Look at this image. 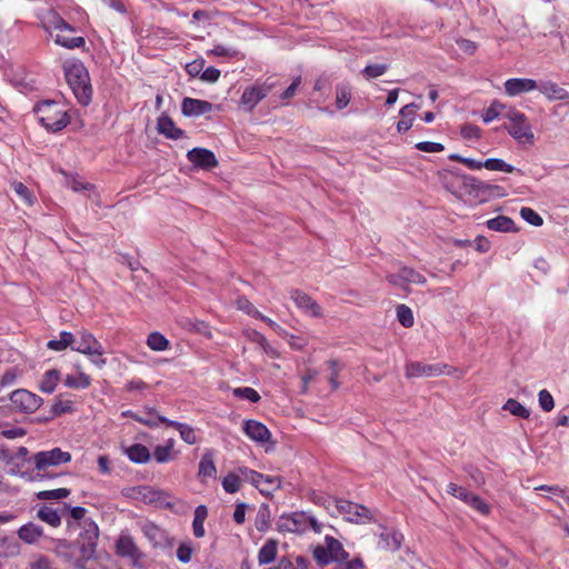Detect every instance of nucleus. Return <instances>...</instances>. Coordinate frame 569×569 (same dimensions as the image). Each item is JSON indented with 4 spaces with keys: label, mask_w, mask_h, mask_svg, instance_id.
Listing matches in <instances>:
<instances>
[{
    "label": "nucleus",
    "mask_w": 569,
    "mask_h": 569,
    "mask_svg": "<svg viewBox=\"0 0 569 569\" xmlns=\"http://www.w3.org/2000/svg\"><path fill=\"white\" fill-rule=\"evenodd\" d=\"M66 80L77 101L81 106H89L92 101V86L89 71L80 61H67L63 64Z\"/></svg>",
    "instance_id": "nucleus-1"
},
{
    "label": "nucleus",
    "mask_w": 569,
    "mask_h": 569,
    "mask_svg": "<svg viewBox=\"0 0 569 569\" xmlns=\"http://www.w3.org/2000/svg\"><path fill=\"white\" fill-rule=\"evenodd\" d=\"M33 111L48 131L58 132L70 123V117L64 107L53 100H44L37 103Z\"/></svg>",
    "instance_id": "nucleus-2"
},
{
    "label": "nucleus",
    "mask_w": 569,
    "mask_h": 569,
    "mask_svg": "<svg viewBox=\"0 0 569 569\" xmlns=\"http://www.w3.org/2000/svg\"><path fill=\"white\" fill-rule=\"evenodd\" d=\"M46 30L53 38L54 42L67 49H81L86 46V39L83 37H76L74 27L68 23L60 16H54L51 24L46 27Z\"/></svg>",
    "instance_id": "nucleus-3"
},
{
    "label": "nucleus",
    "mask_w": 569,
    "mask_h": 569,
    "mask_svg": "<svg viewBox=\"0 0 569 569\" xmlns=\"http://www.w3.org/2000/svg\"><path fill=\"white\" fill-rule=\"evenodd\" d=\"M309 528H311L315 532L320 533L322 526L313 516L305 511H296L290 515H282L277 522V529L280 532L303 533Z\"/></svg>",
    "instance_id": "nucleus-4"
},
{
    "label": "nucleus",
    "mask_w": 569,
    "mask_h": 569,
    "mask_svg": "<svg viewBox=\"0 0 569 569\" xmlns=\"http://www.w3.org/2000/svg\"><path fill=\"white\" fill-rule=\"evenodd\" d=\"M503 117L510 121L509 124H505V129L515 140L519 143L533 142L535 136L531 124L525 113L516 109H510L503 114Z\"/></svg>",
    "instance_id": "nucleus-5"
},
{
    "label": "nucleus",
    "mask_w": 569,
    "mask_h": 569,
    "mask_svg": "<svg viewBox=\"0 0 569 569\" xmlns=\"http://www.w3.org/2000/svg\"><path fill=\"white\" fill-rule=\"evenodd\" d=\"M238 472L241 475L242 480L250 482L266 497L271 496L273 491L281 487V478L279 476L263 475L244 466L239 467Z\"/></svg>",
    "instance_id": "nucleus-6"
},
{
    "label": "nucleus",
    "mask_w": 569,
    "mask_h": 569,
    "mask_svg": "<svg viewBox=\"0 0 569 569\" xmlns=\"http://www.w3.org/2000/svg\"><path fill=\"white\" fill-rule=\"evenodd\" d=\"M71 459V453L61 450L59 447L52 448L50 450L39 451L31 457V460L34 463V469L37 471H44L50 467H58L69 463Z\"/></svg>",
    "instance_id": "nucleus-7"
},
{
    "label": "nucleus",
    "mask_w": 569,
    "mask_h": 569,
    "mask_svg": "<svg viewBox=\"0 0 569 569\" xmlns=\"http://www.w3.org/2000/svg\"><path fill=\"white\" fill-rule=\"evenodd\" d=\"M10 402L13 411L33 413L41 407L43 399L27 389H17L10 393Z\"/></svg>",
    "instance_id": "nucleus-8"
},
{
    "label": "nucleus",
    "mask_w": 569,
    "mask_h": 569,
    "mask_svg": "<svg viewBox=\"0 0 569 569\" xmlns=\"http://www.w3.org/2000/svg\"><path fill=\"white\" fill-rule=\"evenodd\" d=\"M326 545L331 549L332 562L337 563V569H362L365 562L360 557L349 560V553L345 550L342 543L331 536H326Z\"/></svg>",
    "instance_id": "nucleus-9"
},
{
    "label": "nucleus",
    "mask_w": 569,
    "mask_h": 569,
    "mask_svg": "<svg viewBox=\"0 0 569 569\" xmlns=\"http://www.w3.org/2000/svg\"><path fill=\"white\" fill-rule=\"evenodd\" d=\"M80 336L77 347H72V350L90 356L92 363L102 368L107 361L102 358L103 348L101 343L88 331H81Z\"/></svg>",
    "instance_id": "nucleus-10"
},
{
    "label": "nucleus",
    "mask_w": 569,
    "mask_h": 569,
    "mask_svg": "<svg viewBox=\"0 0 569 569\" xmlns=\"http://www.w3.org/2000/svg\"><path fill=\"white\" fill-rule=\"evenodd\" d=\"M336 507L339 513L349 522L367 523L373 520L371 511L362 505L345 499H336Z\"/></svg>",
    "instance_id": "nucleus-11"
},
{
    "label": "nucleus",
    "mask_w": 569,
    "mask_h": 569,
    "mask_svg": "<svg viewBox=\"0 0 569 569\" xmlns=\"http://www.w3.org/2000/svg\"><path fill=\"white\" fill-rule=\"evenodd\" d=\"M273 87V83L264 81L256 82L254 84L246 88L240 99L241 106L248 111L253 110V108L268 96Z\"/></svg>",
    "instance_id": "nucleus-12"
},
{
    "label": "nucleus",
    "mask_w": 569,
    "mask_h": 569,
    "mask_svg": "<svg viewBox=\"0 0 569 569\" xmlns=\"http://www.w3.org/2000/svg\"><path fill=\"white\" fill-rule=\"evenodd\" d=\"M447 365L443 363H422L419 361L408 362L406 365V376L408 378L438 377L445 373Z\"/></svg>",
    "instance_id": "nucleus-13"
},
{
    "label": "nucleus",
    "mask_w": 569,
    "mask_h": 569,
    "mask_svg": "<svg viewBox=\"0 0 569 569\" xmlns=\"http://www.w3.org/2000/svg\"><path fill=\"white\" fill-rule=\"evenodd\" d=\"M187 159L197 168L213 169L218 166L214 153L204 148H193L188 151Z\"/></svg>",
    "instance_id": "nucleus-14"
},
{
    "label": "nucleus",
    "mask_w": 569,
    "mask_h": 569,
    "mask_svg": "<svg viewBox=\"0 0 569 569\" xmlns=\"http://www.w3.org/2000/svg\"><path fill=\"white\" fill-rule=\"evenodd\" d=\"M290 297L295 301L296 306L303 312L312 317H321V307L306 292L299 289H292Z\"/></svg>",
    "instance_id": "nucleus-15"
},
{
    "label": "nucleus",
    "mask_w": 569,
    "mask_h": 569,
    "mask_svg": "<svg viewBox=\"0 0 569 569\" xmlns=\"http://www.w3.org/2000/svg\"><path fill=\"white\" fill-rule=\"evenodd\" d=\"M539 89V84L533 79L512 78L505 82L506 93L510 97L519 96Z\"/></svg>",
    "instance_id": "nucleus-16"
},
{
    "label": "nucleus",
    "mask_w": 569,
    "mask_h": 569,
    "mask_svg": "<svg viewBox=\"0 0 569 569\" xmlns=\"http://www.w3.org/2000/svg\"><path fill=\"white\" fill-rule=\"evenodd\" d=\"M403 541V535L396 529H387L379 535L377 547L386 551H397Z\"/></svg>",
    "instance_id": "nucleus-17"
},
{
    "label": "nucleus",
    "mask_w": 569,
    "mask_h": 569,
    "mask_svg": "<svg viewBox=\"0 0 569 569\" xmlns=\"http://www.w3.org/2000/svg\"><path fill=\"white\" fill-rule=\"evenodd\" d=\"M243 432L251 440L260 443L268 442L271 438L269 429L262 422L252 419L244 421Z\"/></svg>",
    "instance_id": "nucleus-18"
},
{
    "label": "nucleus",
    "mask_w": 569,
    "mask_h": 569,
    "mask_svg": "<svg viewBox=\"0 0 569 569\" xmlns=\"http://www.w3.org/2000/svg\"><path fill=\"white\" fill-rule=\"evenodd\" d=\"M142 499L147 503H154L160 508L172 509L173 503L169 500L170 495L164 490H156L149 487H143L140 490Z\"/></svg>",
    "instance_id": "nucleus-19"
},
{
    "label": "nucleus",
    "mask_w": 569,
    "mask_h": 569,
    "mask_svg": "<svg viewBox=\"0 0 569 569\" xmlns=\"http://www.w3.org/2000/svg\"><path fill=\"white\" fill-rule=\"evenodd\" d=\"M181 110L184 116L198 117L210 112L212 110V103L204 100L184 98L181 103Z\"/></svg>",
    "instance_id": "nucleus-20"
},
{
    "label": "nucleus",
    "mask_w": 569,
    "mask_h": 569,
    "mask_svg": "<svg viewBox=\"0 0 569 569\" xmlns=\"http://www.w3.org/2000/svg\"><path fill=\"white\" fill-rule=\"evenodd\" d=\"M144 537L154 548H163L167 546L168 537L166 531L153 522H147L142 527Z\"/></svg>",
    "instance_id": "nucleus-21"
},
{
    "label": "nucleus",
    "mask_w": 569,
    "mask_h": 569,
    "mask_svg": "<svg viewBox=\"0 0 569 569\" xmlns=\"http://www.w3.org/2000/svg\"><path fill=\"white\" fill-rule=\"evenodd\" d=\"M157 130L168 139L178 140L184 137V131L176 126L169 116L158 118Z\"/></svg>",
    "instance_id": "nucleus-22"
},
{
    "label": "nucleus",
    "mask_w": 569,
    "mask_h": 569,
    "mask_svg": "<svg viewBox=\"0 0 569 569\" xmlns=\"http://www.w3.org/2000/svg\"><path fill=\"white\" fill-rule=\"evenodd\" d=\"M539 91L549 100H566L569 101V91L560 87L558 83L547 80L539 84Z\"/></svg>",
    "instance_id": "nucleus-23"
},
{
    "label": "nucleus",
    "mask_w": 569,
    "mask_h": 569,
    "mask_svg": "<svg viewBox=\"0 0 569 569\" xmlns=\"http://www.w3.org/2000/svg\"><path fill=\"white\" fill-rule=\"evenodd\" d=\"M458 499L483 516H487L490 512V506L480 496L468 491L466 488H463L460 495H458Z\"/></svg>",
    "instance_id": "nucleus-24"
},
{
    "label": "nucleus",
    "mask_w": 569,
    "mask_h": 569,
    "mask_svg": "<svg viewBox=\"0 0 569 569\" xmlns=\"http://www.w3.org/2000/svg\"><path fill=\"white\" fill-rule=\"evenodd\" d=\"M42 536V527L33 522H28L18 529V539L24 541L28 545L38 542Z\"/></svg>",
    "instance_id": "nucleus-25"
},
{
    "label": "nucleus",
    "mask_w": 569,
    "mask_h": 569,
    "mask_svg": "<svg viewBox=\"0 0 569 569\" xmlns=\"http://www.w3.org/2000/svg\"><path fill=\"white\" fill-rule=\"evenodd\" d=\"M126 455L131 462L139 465L147 463L151 458L149 449L142 443L131 445L126 449Z\"/></svg>",
    "instance_id": "nucleus-26"
},
{
    "label": "nucleus",
    "mask_w": 569,
    "mask_h": 569,
    "mask_svg": "<svg viewBox=\"0 0 569 569\" xmlns=\"http://www.w3.org/2000/svg\"><path fill=\"white\" fill-rule=\"evenodd\" d=\"M117 553L121 557H139L140 549L130 536H120L116 545Z\"/></svg>",
    "instance_id": "nucleus-27"
},
{
    "label": "nucleus",
    "mask_w": 569,
    "mask_h": 569,
    "mask_svg": "<svg viewBox=\"0 0 569 569\" xmlns=\"http://www.w3.org/2000/svg\"><path fill=\"white\" fill-rule=\"evenodd\" d=\"M278 552V541L268 539L258 552V562L260 566L269 565L274 561Z\"/></svg>",
    "instance_id": "nucleus-28"
},
{
    "label": "nucleus",
    "mask_w": 569,
    "mask_h": 569,
    "mask_svg": "<svg viewBox=\"0 0 569 569\" xmlns=\"http://www.w3.org/2000/svg\"><path fill=\"white\" fill-rule=\"evenodd\" d=\"M21 547L19 539L14 536H4L0 538V556L1 557H16L20 553Z\"/></svg>",
    "instance_id": "nucleus-29"
},
{
    "label": "nucleus",
    "mask_w": 569,
    "mask_h": 569,
    "mask_svg": "<svg viewBox=\"0 0 569 569\" xmlns=\"http://www.w3.org/2000/svg\"><path fill=\"white\" fill-rule=\"evenodd\" d=\"M60 380V371L57 369H50L44 372L42 379L39 382V390L43 393H52Z\"/></svg>",
    "instance_id": "nucleus-30"
},
{
    "label": "nucleus",
    "mask_w": 569,
    "mask_h": 569,
    "mask_svg": "<svg viewBox=\"0 0 569 569\" xmlns=\"http://www.w3.org/2000/svg\"><path fill=\"white\" fill-rule=\"evenodd\" d=\"M63 511H69L70 519L67 521L68 528L80 527L83 530V523L87 520L84 518L87 513V509L80 506L70 507L69 505H64Z\"/></svg>",
    "instance_id": "nucleus-31"
},
{
    "label": "nucleus",
    "mask_w": 569,
    "mask_h": 569,
    "mask_svg": "<svg viewBox=\"0 0 569 569\" xmlns=\"http://www.w3.org/2000/svg\"><path fill=\"white\" fill-rule=\"evenodd\" d=\"M37 517L53 528H57L61 525V516L59 515L58 510L47 505H42L39 508L37 511Z\"/></svg>",
    "instance_id": "nucleus-32"
},
{
    "label": "nucleus",
    "mask_w": 569,
    "mask_h": 569,
    "mask_svg": "<svg viewBox=\"0 0 569 569\" xmlns=\"http://www.w3.org/2000/svg\"><path fill=\"white\" fill-rule=\"evenodd\" d=\"M207 516H208V509L204 505H199L194 509L192 529H193V535L196 538H202L204 536L206 531H204L203 523H204Z\"/></svg>",
    "instance_id": "nucleus-33"
},
{
    "label": "nucleus",
    "mask_w": 569,
    "mask_h": 569,
    "mask_svg": "<svg viewBox=\"0 0 569 569\" xmlns=\"http://www.w3.org/2000/svg\"><path fill=\"white\" fill-rule=\"evenodd\" d=\"M74 336L70 331H61L59 339H51L47 342V348L54 351H62L68 347H72Z\"/></svg>",
    "instance_id": "nucleus-34"
},
{
    "label": "nucleus",
    "mask_w": 569,
    "mask_h": 569,
    "mask_svg": "<svg viewBox=\"0 0 569 569\" xmlns=\"http://www.w3.org/2000/svg\"><path fill=\"white\" fill-rule=\"evenodd\" d=\"M486 223L487 227L493 231L509 232L515 230L513 220L506 216H498L496 218L489 219Z\"/></svg>",
    "instance_id": "nucleus-35"
},
{
    "label": "nucleus",
    "mask_w": 569,
    "mask_h": 569,
    "mask_svg": "<svg viewBox=\"0 0 569 569\" xmlns=\"http://www.w3.org/2000/svg\"><path fill=\"white\" fill-rule=\"evenodd\" d=\"M217 469L211 452L202 455L199 462L198 476L201 478H212L216 476Z\"/></svg>",
    "instance_id": "nucleus-36"
},
{
    "label": "nucleus",
    "mask_w": 569,
    "mask_h": 569,
    "mask_svg": "<svg viewBox=\"0 0 569 569\" xmlns=\"http://www.w3.org/2000/svg\"><path fill=\"white\" fill-rule=\"evenodd\" d=\"M502 410L509 411L512 416L528 419L530 410L513 398H509L502 406Z\"/></svg>",
    "instance_id": "nucleus-37"
},
{
    "label": "nucleus",
    "mask_w": 569,
    "mask_h": 569,
    "mask_svg": "<svg viewBox=\"0 0 569 569\" xmlns=\"http://www.w3.org/2000/svg\"><path fill=\"white\" fill-rule=\"evenodd\" d=\"M147 346L154 351H163L169 347V340L160 332L153 331L147 338Z\"/></svg>",
    "instance_id": "nucleus-38"
},
{
    "label": "nucleus",
    "mask_w": 569,
    "mask_h": 569,
    "mask_svg": "<svg viewBox=\"0 0 569 569\" xmlns=\"http://www.w3.org/2000/svg\"><path fill=\"white\" fill-rule=\"evenodd\" d=\"M351 99V88L349 84H338L336 87V107L341 110L346 108Z\"/></svg>",
    "instance_id": "nucleus-39"
},
{
    "label": "nucleus",
    "mask_w": 569,
    "mask_h": 569,
    "mask_svg": "<svg viewBox=\"0 0 569 569\" xmlns=\"http://www.w3.org/2000/svg\"><path fill=\"white\" fill-rule=\"evenodd\" d=\"M90 383V377L83 372H80L78 377L68 375L64 379V386L73 389H86Z\"/></svg>",
    "instance_id": "nucleus-40"
},
{
    "label": "nucleus",
    "mask_w": 569,
    "mask_h": 569,
    "mask_svg": "<svg viewBox=\"0 0 569 569\" xmlns=\"http://www.w3.org/2000/svg\"><path fill=\"white\" fill-rule=\"evenodd\" d=\"M241 479L242 477L239 472H229L221 482L223 490L228 493H236L240 489Z\"/></svg>",
    "instance_id": "nucleus-41"
},
{
    "label": "nucleus",
    "mask_w": 569,
    "mask_h": 569,
    "mask_svg": "<svg viewBox=\"0 0 569 569\" xmlns=\"http://www.w3.org/2000/svg\"><path fill=\"white\" fill-rule=\"evenodd\" d=\"M71 493L70 489L58 488L52 490H43L36 493L39 500H60L67 498Z\"/></svg>",
    "instance_id": "nucleus-42"
},
{
    "label": "nucleus",
    "mask_w": 569,
    "mask_h": 569,
    "mask_svg": "<svg viewBox=\"0 0 569 569\" xmlns=\"http://www.w3.org/2000/svg\"><path fill=\"white\" fill-rule=\"evenodd\" d=\"M232 395L238 399L248 400L252 403L260 401L261 397L257 390L251 387H239L232 390Z\"/></svg>",
    "instance_id": "nucleus-43"
},
{
    "label": "nucleus",
    "mask_w": 569,
    "mask_h": 569,
    "mask_svg": "<svg viewBox=\"0 0 569 569\" xmlns=\"http://www.w3.org/2000/svg\"><path fill=\"white\" fill-rule=\"evenodd\" d=\"M208 56L222 57L227 59L236 58L240 54L239 50L234 47L216 44L207 52Z\"/></svg>",
    "instance_id": "nucleus-44"
},
{
    "label": "nucleus",
    "mask_w": 569,
    "mask_h": 569,
    "mask_svg": "<svg viewBox=\"0 0 569 569\" xmlns=\"http://www.w3.org/2000/svg\"><path fill=\"white\" fill-rule=\"evenodd\" d=\"M483 166L488 170L503 171L507 173H512L516 170V168L513 166L507 163L502 159H497V158L487 159L486 161H483Z\"/></svg>",
    "instance_id": "nucleus-45"
},
{
    "label": "nucleus",
    "mask_w": 569,
    "mask_h": 569,
    "mask_svg": "<svg viewBox=\"0 0 569 569\" xmlns=\"http://www.w3.org/2000/svg\"><path fill=\"white\" fill-rule=\"evenodd\" d=\"M400 277L405 279L406 283L423 284L426 282L425 276L410 267L400 268Z\"/></svg>",
    "instance_id": "nucleus-46"
},
{
    "label": "nucleus",
    "mask_w": 569,
    "mask_h": 569,
    "mask_svg": "<svg viewBox=\"0 0 569 569\" xmlns=\"http://www.w3.org/2000/svg\"><path fill=\"white\" fill-rule=\"evenodd\" d=\"M397 319L405 328H411L415 323L413 312L406 305L397 307Z\"/></svg>",
    "instance_id": "nucleus-47"
},
{
    "label": "nucleus",
    "mask_w": 569,
    "mask_h": 569,
    "mask_svg": "<svg viewBox=\"0 0 569 569\" xmlns=\"http://www.w3.org/2000/svg\"><path fill=\"white\" fill-rule=\"evenodd\" d=\"M462 470L469 476L476 486L481 487L486 483L485 473L477 466L466 463L462 467Z\"/></svg>",
    "instance_id": "nucleus-48"
},
{
    "label": "nucleus",
    "mask_w": 569,
    "mask_h": 569,
    "mask_svg": "<svg viewBox=\"0 0 569 569\" xmlns=\"http://www.w3.org/2000/svg\"><path fill=\"white\" fill-rule=\"evenodd\" d=\"M11 188L16 192V194L26 204L31 206L33 203V194L29 190L27 186H24L20 181H13L11 183Z\"/></svg>",
    "instance_id": "nucleus-49"
},
{
    "label": "nucleus",
    "mask_w": 569,
    "mask_h": 569,
    "mask_svg": "<svg viewBox=\"0 0 569 569\" xmlns=\"http://www.w3.org/2000/svg\"><path fill=\"white\" fill-rule=\"evenodd\" d=\"M313 558L320 566H327L332 562L331 549L328 545L317 546L313 549Z\"/></svg>",
    "instance_id": "nucleus-50"
},
{
    "label": "nucleus",
    "mask_w": 569,
    "mask_h": 569,
    "mask_svg": "<svg viewBox=\"0 0 569 569\" xmlns=\"http://www.w3.org/2000/svg\"><path fill=\"white\" fill-rule=\"evenodd\" d=\"M243 336L251 342H254L258 346H260L261 349L266 352L270 348V345H269L267 338L261 332L257 331L256 329L243 330Z\"/></svg>",
    "instance_id": "nucleus-51"
},
{
    "label": "nucleus",
    "mask_w": 569,
    "mask_h": 569,
    "mask_svg": "<svg viewBox=\"0 0 569 569\" xmlns=\"http://www.w3.org/2000/svg\"><path fill=\"white\" fill-rule=\"evenodd\" d=\"M124 415L132 417L136 421H138L144 426H148L150 428H154L159 423V421H158L159 415H156L154 409H150L147 413L148 415L147 417L138 416L136 413H132V411H130V410L124 412Z\"/></svg>",
    "instance_id": "nucleus-52"
},
{
    "label": "nucleus",
    "mask_w": 569,
    "mask_h": 569,
    "mask_svg": "<svg viewBox=\"0 0 569 569\" xmlns=\"http://www.w3.org/2000/svg\"><path fill=\"white\" fill-rule=\"evenodd\" d=\"M73 411V403L70 400H61L57 399L51 406L50 413L51 417H58L63 413H70Z\"/></svg>",
    "instance_id": "nucleus-53"
},
{
    "label": "nucleus",
    "mask_w": 569,
    "mask_h": 569,
    "mask_svg": "<svg viewBox=\"0 0 569 569\" xmlns=\"http://www.w3.org/2000/svg\"><path fill=\"white\" fill-rule=\"evenodd\" d=\"M387 70L388 64L386 63L369 64L362 70V74L366 79L370 80L385 74Z\"/></svg>",
    "instance_id": "nucleus-54"
},
{
    "label": "nucleus",
    "mask_w": 569,
    "mask_h": 569,
    "mask_svg": "<svg viewBox=\"0 0 569 569\" xmlns=\"http://www.w3.org/2000/svg\"><path fill=\"white\" fill-rule=\"evenodd\" d=\"M270 513L268 505H262L257 513L256 528L258 531L263 532L269 526Z\"/></svg>",
    "instance_id": "nucleus-55"
},
{
    "label": "nucleus",
    "mask_w": 569,
    "mask_h": 569,
    "mask_svg": "<svg viewBox=\"0 0 569 569\" xmlns=\"http://www.w3.org/2000/svg\"><path fill=\"white\" fill-rule=\"evenodd\" d=\"M153 458L158 463H166L176 458L173 452H170L169 447L157 446L153 450Z\"/></svg>",
    "instance_id": "nucleus-56"
},
{
    "label": "nucleus",
    "mask_w": 569,
    "mask_h": 569,
    "mask_svg": "<svg viewBox=\"0 0 569 569\" xmlns=\"http://www.w3.org/2000/svg\"><path fill=\"white\" fill-rule=\"evenodd\" d=\"M538 402H539L540 408L545 412L551 411L553 409V407H555L553 397H552V395L547 389H542V390L539 391V393H538Z\"/></svg>",
    "instance_id": "nucleus-57"
},
{
    "label": "nucleus",
    "mask_w": 569,
    "mask_h": 569,
    "mask_svg": "<svg viewBox=\"0 0 569 569\" xmlns=\"http://www.w3.org/2000/svg\"><path fill=\"white\" fill-rule=\"evenodd\" d=\"M520 216L523 220H526L528 223L539 227L543 223L542 218L531 208L523 207L520 210Z\"/></svg>",
    "instance_id": "nucleus-58"
},
{
    "label": "nucleus",
    "mask_w": 569,
    "mask_h": 569,
    "mask_svg": "<svg viewBox=\"0 0 569 569\" xmlns=\"http://www.w3.org/2000/svg\"><path fill=\"white\" fill-rule=\"evenodd\" d=\"M193 548L190 542L181 543L177 549V558L182 563H188L191 560Z\"/></svg>",
    "instance_id": "nucleus-59"
},
{
    "label": "nucleus",
    "mask_w": 569,
    "mask_h": 569,
    "mask_svg": "<svg viewBox=\"0 0 569 569\" xmlns=\"http://www.w3.org/2000/svg\"><path fill=\"white\" fill-rule=\"evenodd\" d=\"M416 149L422 152L437 153L445 150V146L439 142L422 141L416 143Z\"/></svg>",
    "instance_id": "nucleus-60"
},
{
    "label": "nucleus",
    "mask_w": 569,
    "mask_h": 569,
    "mask_svg": "<svg viewBox=\"0 0 569 569\" xmlns=\"http://www.w3.org/2000/svg\"><path fill=\"white\" fill-rule=\"evenodd\" d=\"M188 322H189L190 330H192L197 333L203 335L208 338L211 337L210 326L206 321L196 319V320H189Z\"/></svg>",
    "instance_id": "nucleus-61"
},
{
    "label": "nucleus",
    "mask_w": 569,
    "mask_h": 569,
    "mask_svg": "<svg viewBox=\"0 0 569 569\" xmlns=\"http://www.w3.org/2000/svg\"><path fill=\"white\" fill-rule=\"evenodd\" d=\"M61 475L62 473H59V476H61ZM21 477L28 479L29 481H44V480H50V479L58 477V473H51L47 469L44 471H37L34 475H29L28 472H22Z\"/></svg>",
    "instance_id": "nucleus-62"
},
{
    "label": "nucleus",
    "mask_w": 569,
    "mask_h": 569,
    "mask_svg": "<svg viewBox=\"0 0 569 569\" xmlns=\"http://www.w3.org/2000/svg\"><path fill=\"white\" fill-rule=\"evenodd\" d=\"M178 431L180 433L181 439L186 443L194 445L197 442V436L194 429L191 426L183 423Z\"/></svg>",
    "instance_id": "nucleus-63"
},
{
    "label": "nucleus",
    "mask_w": 569,
    "mask_h": 569,
    "mask_svg": "<svg viewBox=\"0 0 569 569\" xmlns=\"http://www.w3.org/2000/svg\"><path fill=\"white\" fill-rule=\"evenodd\" d=\"M501 104L492 103L482 114V120L485 123H489L497 119L500 116Z\"/></svg>",
    "instance_id": "nucleus-64"
}]
</instances>
